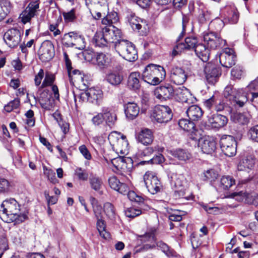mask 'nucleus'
<instances>
[{
    "label": "nucleus",
    "instance_id": "1",
    "mask_svg": "<svg viewBox=\"0 0 258 258\" xmlns=\"http://www.w3.org/2000/svg\"><path fill=\"white\" fill-rule=\"evenodd\" d=\"M1 207L3 210L1 217L7 223H19L27 218V212H21L20 205L14 199L5 200L2 203Z\"/></svg>",
    "mask_w": 258,
    "mask_h": 258
},
{
    "label": "nucleus",
    "instance_id": "2",
    "mask_svg": "<svg viewBox=\"0 0 258 258\" xmlns=\"http://www.w3.org/2000/svg\"><path fill=\"white\" fill-rule=\"evenodd\" d=\"M166 76L163 67L154 64L147 65L142 73L144 81L152 85L159 84Z\"/></svg>",
    "mask_w": 258,
    "mask_h": 258
},
{
    "label": "nucleus",
    "instance_id": "3",
    "mask_svg": "<svg viewBox=\"0 0 258 258\" xmlns=\"http://www.w3.org/2000/svg\"><path fill=\"white\" fill-rule=\"evenodd\" d=\"M108 139L113 150L117 154L126 155L128 153V143L125 136L114 131L109 135Z\"/></svg>",
    "mask_w": 258,
    "mask_h": 258
},
{
    "label": "nucleus",
    "instance_id": "4",
    "mask_svg": "<svg viewBox=\"0 0 258 258\" xmlns=\"http://www.w3.org/2000/svg\"><path fill=\"white\" fill-rule=\"evenodd\" d=\"M114 45L116 51L124 59L128 61H134L137 59V51L132 42L121 40Z\"/></svg>",
    "mask_w": 258,
    "mask_h": 258
},
{
    "label": "nucleus",
    "instance_id": "5",
    "mask_svg": "<svg viewBox=\"0 0 258 258\" xmlns=\"http://www.w3.org/2000/svg\"><path fill=\"white\" fill-rule=\"evenodd\" d=\"M75 97L76 101L78 99L81 103L89 102L99 105L103 100V93L101 89L92 87L82 92L77 98L76 96Z\"/></svg>",
    "mask_w": 258,
    "mask_h": 258
},
{
    "label": "nucleus",
    "instance_id": "6",
    "mask_svg": "<svg viewBox=\"0 0 258 258\" xmlns=\"http://www.w3.org/2000/svg\"><path fill=\"white\" fill-rule=\"evenodd\" d=\"M224 95L225 97L233 101L240 107L243 106L247 101L246 94L242 89H234L233 86L231 85L225 87Z\"/></svg>",
    "mask_w": 258,
    "mask_h": 258
},
{
    "label": "nucleus",
    "instance_id": "7",
    "mask_svg": "<svg viewBox=\"0 0 258 258\" xmlns=\"http://www.w3.org/2000/svg\"><path fill=\"white\" fill-rule=\"evenodd\" d=\"M144 181L149 192L154 195L159 192L162 184L156 174L152 171H147L143 176Z\"/></svg>",
    "mask_w": 258,
    "mask_h": 258
},
{
    "label": "nucleus",
    "instance_id": "8",
    "mask_svg": "<svg viewBox=\"0 0 258 258\" xmlns=\"http://www.w3.org/2000/svg\"><path fill=\"white\" fill-rule=\"evenodd\" d=\"M152 116L158 123H166L171 119L172 113L168 106L158 105L154 107Z\"/></svg>",
    "mask_w": 258,
    "mask_h": 258
},
{
    "label": "nucleus",
    "instance_id": "9",
    "mask_svg": "<svg viewBox=\"0 0 258 258\" xmlns=\"http://www.w3.org/2000/svg\"><path fill=\"white\" fill-rule=\"evenodd\" d=\"M89 4L94 5V8L90 10V12L95 19H99L108 13L107 0H86V5Z\"/></svg>",
    "mask_w": 258,
    "mask_h": 258
},
{
    "label": "nucleus",
    "instance_id": "10",
    "mask_svg": "<svg viewBox=\"0 0 258 258\" xmlns=\"http://www.w3.org/2000/svg\"><path fill=\"white\" fill-rule=\"evenodd\" d=\"M104 159L107 163H109V161H110L115 168L114 170H116L121 173L130 172L133 167L132 160L129 158L118 156L109 160L105 157Z\"/></svg>",
    "mask_w": 258,
    "mask_h": 258
},
{
    "label": "nucleus",
    "instance_id": "11",
    "mask_svg": "<svg viewBox=\"0 0 258 258\" xmlns=\"http://www.w3.org/2000/svg\"><path fill=\"white\" fill-rule=\"evenodd\" d=\"M221 149L224 154L228 157H232L236 153V142L231 136H223L220 141Z\"/></svg>",
    "mask_w": 258,
    "mask_h": 258
},
{
    "label": "nucleus",
    "instance_id": "12",
    "mask_svg": "<svg viewBox=\"0 0 258 258\" xmlns=\"http://www.w3.org/2000/svg\"><path fill=\"white\" fill-rule=\"evenodd\" d=\"M198 147L202 153L212 154L216 149V143L212 137L204 136L199 139Z\"/></svg>",
    "mask_w": 258,
    "mask_h": 258
},
{
    "label": "nucleus",
    "instance_id": "13",
    "mask_svg": "<svg viewBox=\"0 0 258 258\" xmlns=\"http://www.w3.org/2000/svg\"><path fill=\"white\" fill-rule=\"evenodd\" d=\"M39 8V5L38 2L35 1L30 3L20 15L19 19L22 23L24 24L30 23L31 19L36 15Z\"/></svg>",
    "mask_w": 258,
    "mask_h": 258
},
{
    "label": "nucleus",
    "instance_id": "14",
    "mask_svg": "<svg viewBox=\"0 0 258 258\" xmlns=\"http://www.w3.org/2000/svg\"><path fill=\"white\" fill-rule=\"evenodd\" d=\"M38 55L42 61L51 59L54 55V48L52 43L49 40L43 41L38 50Z\"/></svg>",
    "mask_w": 258,
    "mask_h": 258
},
{
    "label": "nucleus",
    "instance_id": "15",
    "mask_svg": "<svg viewBox=\"0 0 258 258\" xmlns=\"http://www.w3.org/2000/svg\"><path fill=\"white\" fill-rule=\"evenodd\" d=\"M203 40L207 46L211 49H216L218 47L224 46L226 41L222 39L214 33L205 32L203 34Z\"/></svg>",
    "mask_w": 258,
    "mask_h": 258
},
{
    "label": "nucleus",
    "instance_id": "16",
    "mask_svg": "<svg viewBox=\"0 0 258 258\" xmlns=\"http://www.w3.org/2000/svg\"><path fill=\"white\" fill-rule=\"evenodd\" d=\"M4 40L9 47L15 48L21 41V33L17 29H9L4 34Z\"/></svg>",
    "mask_w": 258,
    "mask_h": 258
},
{
    "label": "nucleus",
    "instance_id": "17",
    "mask_svg": "<svg viewBox=\"0 0 258 258\" xmlns=\"http://www.w3.org/2000/svg\"><path fill=\"white\" fill-rule=\"evenodd\" d=\"M107 44L117 43L120 40L121 33L119 29L113 26H105L102 28Z\"/></svg>",
    "mask_w": 258,
    "mask_h": 258
},
{
    "label": "nucleus",
    "instance_id": "18",
    "mask_svg": "<svg viewBox=\"0 0 258 258\" xmlns=\"http://www.w3.org/2000/svg\"><path fill=\"white\" fill-rule=\"evenodd\" d=\"M236 56L234 50L229 48H225L219 55V61L223 67L231 68L235 63Z\"/></svg>",
    "mask_w": 258,
    "mask_h": 258
},
{
    "label": "nucleus",
    "instance_id": "19",
    "mask_svg": "<svg viewBox=\"0 0 258 258\" xmlns=\"http://www.w3.org/2000/svg\"><path fill=\"white\" fill-rule=\"evenodd\" d=\"M63 57L64 59L65 60L66 67L68 70V74L69 75V77L72 81H74V82L78 83V84H83L85 85L84 80V75L81 73V72L78 70H74L72 72V66H71V61L70 60L69 56L66 52H63Z\"/></svg>",
    "mask_w": 258,
    "mask_h": 258
},
{
    "label": "nucleus",
    "instance_id": "20",
    "mask_svg": "<svg viewBox=\"0 0 258 258\" xmlns=\"http://www.w3.org/2000/svg\"><path fill=\"white\" fill-rule=\"evenodd\" d=\"M174 92L172 86L167 85L156 88L154 90V95L159 100H167L174 97Z\"/></svg>",
    "mask_w": 258,
    "mask_h": 258
},
{
    "label": "nucleus",
    "instance_id": "21",
    "mask_svg": "<svg viewBox=\"0 0 258 258\" xmlns=\"http://www.w3.org/2000/svg\"><path fill=\"white\" fill-rule=\"evenodd\" d=\"M187 77V74L184 70L180 67H175L171 70L170 80L175 84H183L186 80Z\"/></svg>",
    "mask_w": 258,
    "mask_h": 258
},
{
    "label": "nucleus",
    "instance_id": "22",
    "mask_svg": "<svg viewBox=\"0 0 258 258\" xmlns=\"http://www.w3.org/2000/svg\"><path fill=\"white\" fill-rule=\"evenodd\" d=\"M66 39L68 42L66 43L68 46H75L76 48L82 50L86 46L84 38L75 32H70L68 34Z\"/></svg>",
    "mask_w": 258,
    "mask_h": 258
},
{
    "label": "nucleus",
    "instance_id": "23",
    "mask_svg": "<svg viewBox=\"0 0 258 258\" xmlns=\"http://www.w3.org/2000/svg\"><path fill=\"white\" fill-rule=\"evenodd\" d=\"M197 43V38L195 37H187L185 40V43H178L173 48L172 52L173 56H176L180 53L184 49H190L195 48Z\"/></svg>",
    "mask_w": 258,
    "mask_h": 258
},
{
    "label": "nucleus",
    "instance_id": "24",
    "mask_svg": "<svg viewBox=\"0 0 258 258\" xmlns=\"http://www.w3.org/2000/svg\"><path fill=\"white\" fill-rule=\"evenodd\" d=\"M231 197L235 198L236 200L239 201H243L254 205H258V195L254 193L248 194L240 191L233 193Z\"/></svg>",
    "mask_w": 258,
    "mask_h": 258
},
{
    "label": "nucleus",
    "instance_id": "25",
    "mask_svg": "<svg viewBox=\"0 0 258 258\" xmlns=\"http://www.w3.org/2000/svg\"><path fill=\"white\" fill-rule=\"evenodd\" d=\"M174 98L178 101L187 103L192 102L193 99L190 91L184 86L178 87L175 90Z\"/></svg>",
    "mask_w": 258,
    "mask_h": 258
},
{
    "label": "nucleus",
    "instance_id": "26",
    "mask_svg": "<svg viewBox=\"0 0 258 258\" xmlns=\"http://www.w3.org/2000/svg\"><path fill=\"white\" fill-rule=\"evenodd\" d=\"M179 127L183 131L190 133V138L192 140H196L198 137V131L195 128V125L193 122L187 119H181L178 121Z\"/></svg>",
    "mask_w": 258,
    "mask_h": 258
},
{
    "label": "nucleus",
    "instance_id": "27",
    "mask_svg": "<svg viewBox=\"0 0 258 258\" xmlns=\"http://www.w3.org/2000/svg\"><path fill=\"white\" fill-rule=\"evenodd\" d=\"M137 140L144 145L151 144L154 139V135L152 131L148 128L142 129L136 135Z\"/></svg>",
    "mask_w": 258,
    "mask_h": 258
},
{
    "label": "nucleus",
    "instance_id": "28",
    "mask_svg": "<svg viewBox=\"0 0 258 258\" xmlns=\"http://www.w3.org/2000/svg\"><path fill=\"white\" fill-rule=\"evenodd\" d=\"M108 181L110 187L119 193L125 195L129 192L128 186L125 184L121 183L116 176L110 177Z\"/></svg>",
    "mask_w": 258,
    "mask_h": 258
},
{
    "label": "nucleus",
    "instance_id": "29",
    "mask_svg": "<svg viewBox=\"0 0 258 258\" xmlns=\"http://www.w3.org/2000/svg\"><path fill=\"white\" fill-rule=\"evenodd\" d=\"M208 122L212 127L219 129L227 124L228 119L224 115L216 113L209 117Z\"/></svg>",
    "mask_w": 258,
    "mask_h": 258
},
{
    "label": "nucleus",
    "instance_id": "30",
    "mask_svg": "<svg viewBox=\"0 0 258 258\" xmlns=\"http://www.w3.org/2000/svg\"><path fill=\"white\" fill-rule=\"evenodd\" d=\"M105 79L111 85L117 86L121 83L123 76L119 71H111L106 74Z\"/></svg>",
    "mask_w": 258,
    "mask_h": 258
},
{
    "label": "nucleus",
    "instance_id": "31",
    "mask_svg": "<svg viewBox=\"0 0 258 258\" xmlns=\"http://www.w3.org/2000/svg\"><path fill=\"white\" fill-rule=\"evenodd\" d=\"M139 111V106L134 102H128L125 106V114L129 119H135L138 115Z\"/></svg>",
    "mask_w": 258,
    "mask_h": 258
},
{
    "label": "nucleus",
    "instance_id": "32",
    "mask_svg": "<svg viewBox=\"0 0 258 258\" xmlns=\"http://www.w3.org/2000/svg\"><path fill=\"white\" fill-rule=\"evenodd\" d=\"M110 62V58L103 53H97L94 57L93 64L96 65L100 69L107 68Z\"/></svg>",
    "mask_w": 258,
    "mask_h": 258
},
{
    "label": "nucleus",
    "instance_id": "33",
    "mask_svg": "<svg viewBox=\"0 0 258 258\" xmlns=\"http://www.w3.org/2000/svg\"><path fill=\"white\" fill-rule=\"evenodd\" d=\"M170 153L174 158L184 162H186L191 158V155L189 152L181 149L170 150Z\"/></svg>",
    "mask_w": 258,
    "mask_h": 258
},
{
    "label": "nucleus",
    "instance_id": "34",
    "mask_svg": "<svg viewBox=\"0 0 258 258\" xmlns=\"http://www.w3.org/2000/svg\"><path fill=\"white\" fill-rule=\"evenodd\" d=\"M255 164L254 159L251 156L247 157L240 161L238 165L237 169L238 171H247L251 169Z\"/></svg>",
    "mask_w": 258,
    "mask_h": 258
},
{
    "label": "nucleus",
    "instance_id": "35",
    "mask_svg": "<svg viewBox=\"0 0 258 258\" xmlns=\"http://www.w3.org/2000/svg\"><path fill=\"white\" fill-rule=\"evenodd\" d=\"M186 113L190 119L196 121L202 117L203 112L199 106L191 105L186 110Z\"/></svg>",
    "mask_w": 258,
    "mask_h": 258
},
{
    "label": "nucleus",
    "instance_id": "36",
    "mask_svg": "<svg viewBox=\"0 0 258 258\" xmlns=\"http://www.w3.org/2000/svg\"><path fill=\"white\" fill-rule=\"evenodd\" d=\"M197 55L203 61L206 62L209 58V50L206 46L203 44H198L195 48Z\"/></svg>",
    "mask_w": 258,
    "mask_h": 258
},
{
    "label": "nucleus",
    "instance_id": "37",
    "mask_svg": "<svg viewBox=\"0 0 258 258\" xmlns=\"http://www.w3.org/2000/svg\"><path fill=\"white\" fill-rule=\"evenodd\" d=\"M205 73L207 80L211 82H213L219 74L218 69L211 63H208L206 66Z\"/></svg>",
    "mask_w": 258,
    "mask_h": 258
},
{
    "label": "nucleus",
    "instance_id": "38",
    "mask_svg": "<svg viewBox=\"0 0 258 258\" xmlns=\"http://www.w3.org/2000/svg\"><path fill=\"white\" fill-rule=\"evenodd\" d=\"M140 74L138 72L132 73L128 78V86L134 90H138L140 87Z\"/></svg>",
    "mask_w": 258,
    "mask_h": 258
},
{
    "label": "nucleus",
    "instance_id": "39",
    "mask_svg": "<svg viewBox=\"0 0 258 258\" xmlns=\"http://www.w3.org/2000/svg\"><path fill=\"white\" fill-rule=\"evenodd\" d=\"M93 41L96 46L100 47H103L107 45L102 29L97 31L94 36Z\"/></svg>",
    "mask_w": 258,
    "mask_h": 258
},
{
    "label": "nucleus",
    "instance_id": "40",
    "mask_svg": "<svg viewBox=\"0 0 258 258\" xmlns=\"http://www.w3.org/2000/svg\"><path fill=\"white\" fill-rule=\"evenodd\" d=\"M12 9V5L8 0H0V21L4 19Z\"/></svg>",
    "mask_w": 258,
    "mask_h": 258
},
{
    "label": "nucleus",
    "instance_id": "41",
    "mask_svg": "<svg viewBox=\"0 0 258 258\" xmlns=\"http://www.w3.org/2000/svg\"><path fill=\"white\" fill-rule=\"evenodd\" d=\"M97 228L100 234V235L105 239L110 238V233L106 230V225L104 221L102 218L97 219Z\"/></svg>",
    "mask_w": 258,
    "mask_h": 258
},
{
    "label": "nucleus",
    "instance_id": "42",
    "mask_svg": "<svg viewBox=\"0 0 258 258\" xmlns=\"http://www.w3.org/2000/svg\"><path fill=\"white\" fill-rule=\"evenodd\" d=\"M235 184V180L231 176L227 175L221 177L219 187L222 190H227Z\"/></svg>",
    "mask_w": 258,
    "mask_h": 258
},
{
    "label": "nucleus",
    "instance_id": "43",
    "mask_svg": "<svg viewBox=\"0 0 258 258\" xmlns=\"http://www.w3.org/2000/svg\"><path fill=\"white\" fill-rule=\"evenodd\" d=\"M218 173L214 169H209L204 171L201 177L203 180L212 182L215 181L218 177Z\"/></svg>",
    "mask_w": 258,
    "mask_h": 258
},
{
    "label": "nucleus",
    "instance_id": "44",
    "mask_svg": "<svg viewBox=\"0 0 258 258\" xmlns=\"http://www.w3.org/2000/svg\"><path fill=\"white\" fill-rule=\"evenodd\" d=\"M250 118V115L248 113H236L232 116L234 121L241 124H247Z\"/></svg>",
    "mask_w": 258,
    "mask_h": 258
},
{
    "label": "nucleus",
    "instance_id": "45",
    "mask_svg": "<svg viewBox=\"0 0 258 258\" xmlns=\"http://www.w3.org/2000/svg\"><path fill=\"white\" fill-rule=\"evenodd\" d=\"M105 121L109 125L113 124L116 120V114L108 108H103Z\"/></svg>",
    "mask_w": 258,
    "mask_h": 258
},
{
    "label": "nucleus",
    "instance_id": "46",
    "mask_svg": "<svg viewBox=\"0 0 258 258\" xmlns=\"http://www.w3.org/2000/svg\"><path fill=\"white\" fill-rule=\"evenodd\" d=\"M127 19L133 29L139 30L141 29L142 26L140 24V22H143L142 19L137 17L134 14H131L128 15L127 16Z\"/></svg>",
    "mask_w": 258,
    "mask_h": 258
},
{
    "label": "nucleus",
    "instance_id": "47",
    "mask_svg": "<svg viewBox=\"0 0 258 258\" xmlns=\"http://www.w3.org/2000/svg\"><path fill=\"white\" fill-rule=\"evenodd\" d=\"M239 16L237 11L234 9H231L227 12L225 14V20H227L230 23L235 24L237 22Z\"/></svg>",
    "mask_w": 258,
    "mask_h": 258
},
{
    "label": "nucleus",
    "instance_id": "48",
    "mask_svg": "<svg viewBox=\"0 0 258 258\" xmlns=\"http://www.w3.org/2000/svg\"><path fill=\"white\" fill-rule=\"evenodd\" d=\"M62 14L66 23L73 22L77 18L76 9L75 8H73L68 12H63Z\"/></svg>",
    "mask_w": 258,
    "mask_h": 258
},
{
    "label": "nucleus",
    "instance_id": "49",
    "mask_svg": "<svg viewBox=\"0 0 258 258\" xmlns=\"http://www.w3.org/2000/svg\"><path fill=\"white\" fill-rule=\"evenodd\" d=\"M104 212L106 216L113 220L115 218V212L113 206L109 203H106L104 205Z\"/></svg>",
    "mask_w": 258,
    "mask_h": 258
},
{
    "label": "nucleus",
    "instance_id": "50",
    "mask_svg": "<svg viewBox=\"0 0 258 258\" xmlns=\"http://www.w3.org/2000/svg\"><path fill=\"white\" fill-rule=\"evenodd\" d=\"M90 184L91 188L96 191H99L102 186V181L98 177L93 176L90 178Z\"/></svg>",
    "mask_w": 258,
    "mask_h": 258
},
{
    "label": "nucleus",
    "instance_id": "51",
    "mask_svg": "<svg viewBox=\"0 0 258 258\" xmlns=\"http://www.w3.org/2000/svg\"><path fill=\"white\" fill-rule=\"evenodd\" d=\"M54 81L55 76L53 74L49 72L46 73L44 79L41 86V88L53 85Z\"/></svg>",
    "mask_w": 258,
    "mask_h": 258
},
{
    "label": "nucleus",
    "instance_id": "52",
    "mask_svg": "<svg viewBox=\"0 0 258 258\" xmlns=\"http://www.w3.org/2000/svg\"><path fill=\"white\" fill-rule=\"evenodd\" d=\"M43 173L45 175L48 179L53 184L58 183V180L55 177V172L51 169L47 168L46 166L43 167Z\"/></svg>",
    "mask_w": 258,
    "mask_h": 258
},
{
    "label": "nucleus",
    "instance_id": "53",
    "mask_svg": "<svg viewBox=\"0 0 258 258\" xmlns=\"http://www.w3.org/2000/svg\"><path fill=\"white\" fill-rule=\"evenodd\" d=\"M104 120L105 117L104 116L103 108H102L101 112L98 113L91 119L92 123L95 126L102 124Z\"/></svg>",
    "mask_w": 258,
    "mask_h": 258
},
{
    "label": "nucleus",
    "instance_id": "54",
    "mask_svg": "<svg viewBox=\"0 0 258 258\" xmlns=\"http://www.w3.org/2000/svg\"><path fill=\"white\" fill-rule=\"evenodd\" d=\"M164 160L165 159L164 156L162 154H159L149 160L143 161L141 162L140 163L141 165H144L145 163L161 164L164 161Z\"/></svg>",
    "mask_w": 258,
    "mask_h": 258
},
{
    "label": "nucleus",
    "instance_id": "55",
    "mask_svg": "<svg viewBox=\"0 0 258 258\" xmlns=\"http://www.w3.org/2000/svg\"><path fill=\"white\" fill-rule=\"evenodd\" d=\"M125 215L130 218H134L140 215L142 212L141 210L134 208H129L125 210Z\"/></svg>",
    "mask_w": 258,
    "mask_h": 258
},
{
    "label": "nucleus",
    "instance_id": "56",
    "mask_svg": "<svg viewBox=\"0 0 258 258\" xmlns=\"http://www.w3.org/2000/svg\"><path fill=\"white\" fill-rule=\"evenodd\" d=\"M91 203L93 206L94 214L97 219L102 218L101 207L97 204L96 200L94 198L92 199Z\"/></svg>",
    "mask_w": 258,
    "mask_h": 258
},
{
    "label": "nucleus",
    "instance_id": "57",
    "mask_svg": "<svg viewBox=\"0 0 258 258\" xmlns=\"http://www.w3.org/2000/svg\"><path fill=\"white\" fill-rule=\"evenodd\" d=\"M19 106V101L17 99H14L13 101H10L7 105L5 106V110L10 112L14 109L17 108Z\"/></svg>",
    "mask_w": 258,
    "mask_h": 258
},
{
    "label": "nucleus",
    "instance_id": "58",
    "mask_svg": "<svg viewBox=\"0 0 258 258\" xmlns=\"http://www.w3.org/2000/svg\"><path fill=\"white\" fill-rule=\"evenodd\" d=\"M231 74L232 77L235 79H240L243 75L242 68L239 66L234 68L231 70Z\"/></svg>",
    "mask_w": 258,
    "mask_h": 258
},
{
    "label": "nucleus",
    "instance_id": "59",
    "mask_svg": "<svg viewBox=\"0 0 258 258\" xmlns=\"http://www.w3.org/2000/svg\"><path fill=\"white\" fill-rule=\"evenodd\" d=\"M248 136L251 140L258 142V125L250 128L248 132Z\"/></svg>",
    "mask_w": 258,
    "mask_h": 258
},
{
    "label": "nucleus",
    "instance_id": "60",
    "mask_svg": "<svg viewBox=\"0 0 258 258\" xmlns=\"http://www.w3.org/2000/svg\"><path fill=\"white\" fill-rule=\"evenodd\" d=\"M96 54H95L94 52L91 50H86L83 51V55L84 56V59L88 61L93 64V61L94 60V57H95Z\"/></svg>",
    "mask_w": 258,
    "mask_h": 258
},
{
    "label": "nucleus",
    "instance_id": "61",
    "mask_svg": "<svg viewBox=\"0 0 258 258\" xmlns=\"http://www.w3.org/2000/svg\"><path fill=\"white\" fill-rule=\"evenodd\" d=\"M156 245L166 255H170L171 254L169 246L166 243L162 241H158L156 243Z\"/></svg>",
    "mask_w": 258,
    "mask_h": 258
},
{
    "label": "nucleus",
    "instance_id": "62",
    "mask_svg": "<svg viewBox=\"0 0 258 258\" xmlns=\"http://www.w3.org/2000/svg\"><path fill=\"white\" fill-rule=\"evenodd\" d=\"M10 183L9 182L4 178L0 179V191L7 192L10 190Z\"/></svg>",
    "mask_w": 258,
    "mask_h": 258
},
{
    "label": "nucleus",
    "instance_id": "63",
    "mask_svg": "<svg viewBox=\"0 0 258 258\" xmlns=\"http://www.w3.org/2000/svg\"><path fill=\"white\" fill-rule=\"evenodd\" d=\"M75 173L80 180H87L88 179V174L81 168H77Z\"/></svg>",
    "mask_w": 258,
    "mask_h": 258
},
{
    "label": "nucleus",
    "instance_id": "64",
    "mask_svg": "<svg viewBox=\"0 0 258 258\" xmlns=\"http://www.w3.org/2000/svg\"><path fill=\"white\" fill-rule=\"evenodd\" d=\"M79 150L86 159L90 160L91 159V155L85 145L80 146L79 147Z\"/></svg>",
    "mask_w": 258,
    "mask_h": 258
}]
</instances>
